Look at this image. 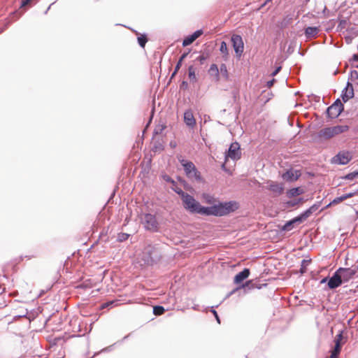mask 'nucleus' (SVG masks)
I'll return each instance as SVG.
<instances>
[{
	"label": "nucleus",
	"instance_id": "nucleus-31",
	"mask_svg": "<svg viewBox=\"0 0 358 358\" xmlns=\"http://www.w3.org/2000/svg\"><path fill=\"white\" fill-rule=\"evenodd\" d=\"M357 178H358V171L350 173L344 177L345 179L349 180H352Z\"/></svg>",
	"mask_w": 358,
	"mask_h": 358
},
{
	"label": "nucleus",
	"instance_id": "nucleus-11",
	"mask_svg": "<svg viewBox=\"0 0 358 358\" xmlns=\"http://www.w3.org/2000/svg\"><path fill=\"white\" fill-rule=\"evenodd\" d=\"M351 159V156L349 152H339L336 155L333 159L334 163L345 165L347 164Z\"/></svg>",
	"mask_w": 358,
	"mask_h": 358
},
{
	"label": "nucleus",
	"instance_id": "nucleus-3",
	"mask_svg": "<svg viewBox=\"0 0 358 358\" xmlns=\"http://www.w3.org/2000/svg\"><path fill=\"white\" fill-rule=\"evenodd\" d=\"M180 162L183 166L184 171L187 178L190 179H194L196 181L201 180L200 173L197 171L196 166L192 162L182 159L180 160Z\"/></svg>",
	"mask_w": 358,
	"mask_h": 358
},
{
	"label": "nucleus",
	"instance_id": "nucleus-2",
	"mask_svg": "<svg viewBox=\"0 0 358 358\" xmlns=\"http://www.w3.org/2000/svg\"><path fill=\"white\" fill-rule=\"evenodd\" d=\"M319 208V204H314L312 206H310L308 209H307L306 211L302 213L299 216L292 219L291 220L287 221L284 226L282 227V230L284 231H290L293 229L294 225L295 224H300L303 221H304L306 219H307L308 217L311 215V214L317 210Z\"/></svg>",
	"mask_w": 358,
	"mask_h": 358
},
{
	"label": "nucleus",
	"instance_id": "nucleus-49",
	"mask_svg": "<svg viewBox=\"0 0 358 358\" xmlns=\"http://www.w3.org/2000/svg\"><path fill=\"white\" fill-rule=\"evenodd\" d=\"M303 262V264H305V263H307V262H308V261H306V260H303V262Z\"/></svg>",
	"mask_w": 358,
	"mask_h": 358
},
{
	"label": "nucleus",
	"instance_id": "nucleus-37",
	"mask_svg": "<svg viewBox=\"0 0 358 358\" xmlns=\"http://www.w3.org/2000/svg\"><path fill=\"white\" fill-rule=\"evenodd\" d=\"M210 311L214 315V316H215L216 320L217 321V322L220 324V320L219 316L217 315V313L213 309V307H212V309H211Z\"/></svg>",
	"mask_w": 358,
	"mask_h": 358
},
{
	"label": "nucleus",
	"instance_id": "nucleus-41",
	"mask_svg": "<svg viewBox=\"0 0 358 358\" xmlns=\"http://www.w3.org/2000/svg\"><path fill=\"white\" fill-rule=\"evenodd\" d=\"M31 0H23L22 2V6H25L29 3Z\"/></svg>",
	"mask_w": 358,
	"mask_h": 358
},
{
	"label": "nucleus",
	"instance_id": "nucleus-40",
	"mask_svg": "<svg viewBox=\"0 0 358 358\" xmlns=\"http://www.w3.org/2000/svg\"><path fill=\"white\" fill-rule=\"evenodd\" d=\"M188 53H183L181 57H180L179 59V61H180L181 62H182V61L185 59V57H187Z\"/></svg>",
	"mask_w": 358,
	"mask_h": 358
},
{
	"label": "nucleus",
	"instance_id": "nucleus-14",
	"mask_svg": "<svg viewBox=\"0 0 358 358\" xmlns=\"http://www.w3.org/2000/svg\"><path fill=\"white\" fill-rule=\"evenodd\" d=\"M267 184V189L275 194V195H280L283 192L284 187L282 184L273 181H268Z\"/></svg>",
	"mask_w": 358,
	"mask_h": 358
},
{
	"label": "nucleus",
	"instance_id": "nucleus-19",
	"mask_svg": "<svg viewBox=\"0 0 358 358\" xmlns=\"http://www.w3.org/2000/svg\"><path fill=\"white\" fill-rule=\"evenodd\" d=\"M202 199H203L204 202L210 204V205H217L220 202L216 203L217 202V198L215 197L214 195L210 194L209 193H203L201 196Z\"/></svg>",
	"mask_w": 358,
	"mask_h": 358
},
{
	"label": "nucleus",
	"instance_id": "nucleus-15",
	"mask_svg": "<svg viewBox=\"0 0 358 358\" xmlns=\"http://www.w3.org/2000/svg\"><path fill=\"white\" fill-rule=\"evenodd\" d=\"M203 34L201 29L196 30L192 34L187 36L182 41L183 46H187L192 44L196 38H198Z\"/></svg>",
	"mask_w": 358,
	"mask_h": 358
},
{
	"label": "nucleus",
	"instance_id": "nucleus-27",
	"mask_svg": "<svg viewBox=\"0 0 358 358\" xmlns=\"http://www.w3.org/2000/svg\"><path fill=\"white\" fill-rule=\"evenodd\" d=\"M219 71L220 73L225 78V80L229 79V73L225 64H222L220 65Z\"/></svg>",
	"mask_w": 358,
	"mask_h": 358
},
{
	"label": "nucleus",
	"instance_id": "nucleus-44",
	"mask_svg": "<svg viewBox=\"0 0 358 358\" xmlns=\"http://www.w3.org/2000/svg\"><path fill=\"white\" fill-rule=\"evenodd\" d=\"M327 281V278H324L321 280L320 283L323 284V283H325Z\"/></svg>",
	"mask_w": 358,
	"mask_h": 358
},
{
	"label": "nucleus",
	"instance_id": "nucleus-51",
	"mask_svg": "<svg viewBox=\"0 0 358 358\" xmlns=\"http://www.w3.org/2000/svg\"><path fill=\"white\" fill-rule=\"evenodd\" d=\"M182 85H186V83H185V81H184V82H182Z\"/></svg>",
	"mask_w": 358,
	"mask_h": 358
},
{
	"label": "nucleus",
	"instance_id": "nucleus-35",
	"mask_svg": "<svg viewBox=\"0 0 358 358\" xmlns=\"http://www.w3.org/2000/svg\"><path fill=\"white\" fill-rule=\"evenodd\" d=\"M207 59V56L204 55H199L197 58H196V60L199 61L200 62V64H203V62L206 60Z\"/></svg>",
	"mask_w": 358,
	"mask_h": 358
},
{
	"label": "nucleus",
	"instance_id": "nucleus-17",
	"mask_svg": "<svg viewBox=\"0 0 358 358\" xmlns=\"http://www.w3.org/2000/svg\"><path fill=\"white\" fill-rule=\"evenodd\" d=\"M250 275V270L248 268H244L241 272L238 273L234 277V283L239 284L245 280Z\"/></svg>",
	"mask_w": 358,
	"mask_h": 358
},
{
	"label": "nucleus",
	"instance_id": "nucleus-36",
	"mask_svg": "<svg viewBox=\"0 0 358 358\" xmlns=\"http://www.w3.org/2000/svg\"><path fill=\"white\" fill-rule=\"evenodd\" d=\"M181 65H182V62L178 60V62H177L176 66L175 67V70H174V71H173V73L172 74V76H174L176 74L178 71L180 69Z\"/></svg>",
	"mask_w": 358,
	"mask_h": 358
},
{
	"label": "nucleus",
	"instance_id": "nucleus-33",
	"mask_svg": "<svg viewBox=\"0 0 358 358\" xmlns=\"http://www.w3.org/2000/svg\"><path fill=\"white\" fill-rule=\"evenodd\" d=\"M129 235L128 234H126V233H120L118 234L117 236V240L120 241V242H122V241H124L128 239Z\"/></svg>",
	"mask_w": 358,
	"mask_h": 358
},
{
	"label": "nucleus",
	"instance_id": "nucleus-5",
	"mask_svg": "<svg viewBox=\"0 0 358 358\" xmlns=\"http://www.w3.org/2000/svg\"><path fill=\"white\" fill-rule=\"evenodd\" d=\"M144 262L148 265H152L157 262L160 257L158 249L154 246L149 245L145 249Z\"/></svg>",
	"mask_w": 358,
	"mask_h": 358
},
{
	"label": "nucleus",
	"instance_id": "nucleus-29",
	"mask_svg": "<svg viewBox=\"0 0 358 358\" xmlns=\"http://www.w3.org/2000/svg\"><path fill=\"white\" fill-rule=\"evenodd\" d=\"M303 201V199L302 198H299L298 199L287 201V205L289 207H294Z\"/></svg>",
	"mask_w": 358,
	"mask_h": 358
},
{
	"label": "nucleus",
	"instance_id": "nucleus-21",
	"mask_svg": "<svg viewBox=\"0 0 358 358\" xmlns=\"http://www.w3.org/2000/svg\"><path fill=\"white\" fill-rule=\"evenodd\" d=\"M319 32V29L316 27H308L305 29V34L306 38L315 37Z\"/></svg>",
	"mask_w": 358,
	"mask_h": 358
},
{
	"label": "nucleus",
	"instance_id": "nucleus-39",
	"mask_svg": "<svg viewBox=\"0 0 358 358\" xmlns=\"http://www.w3.org/2000/svg\"><path fill=\"white\" fill-rule=\"evenodd\" d=\"M274 82H275V80H274V79H273V80H271L268 81V82H267V83H266L267 87H272V86H273V83H274Z\"/></svg>",
	"mask_w": 358,
	"mask_h": 358
},
{
	"label": "nucleus",
	"instance_id": "nucleus-16",
	"mask_svg": "<svg viewBox=\"0 0 358 358\" xmlns=\"http://www.w3.org/2000/svg\"><path fill=\"white\" fill-rule=\"evenodd\" d=\"M184 121L185 124L192 128L196 124V120L194 117L193 113L191 110H187L184 113Z\"/></svg>",
	"mask_w": 358,
	"mask_h": 358
},
{
	"label": "nucleus",
	"instance_id": "nucleus-26",
	"mask_svg": "<svg viewBox=\"0 0 358 358\" xmlns=\"http://www.w3.org/2000/svg\"><path fill=\"white\" fill-rule=\"evenodd\" d=\"M341 350V343H335L334 349L331 352V358H338Z\"/></svg>",
	"mask_w": 358,
	"mask_h": 358
},
{
	"label": "nucleus",
	"instance_id": "nucleus-45",
	"mask_svg": "<svg viewBox=\"0 0 358 358\" xmlns=\"http://www.w3.org/2000/svg\"><path fill=\"white\" fill-rule=\"evenodd\" d=\"M222 169L225 170V163H224V164L222 165Z\"/></svg>",
	"mask_w": 358,
	"mask_h": 358
},
{
	"label": "nucleus",
	"instance_id": "nucleus-30",
	"mask_svg": "<svg viewBox=\"0 0 358 358\" xmlns=\"http://www.w3.org/2000/svg\"><path fill=\"white\" fill-rule=\"evenodd\" d=\"M220 51L224 55H228L227 45V43L224 41H222L221 43L220 47Z\"/></svg>",
	"mask_w": 358,
	"mask_h": 358
},
{
	"label": "nucleus",
	"instance_id": "nucleus-8",
	"mask_svg": "<svg viewBox=\"0 0 358 358\" xmlns=\"http://www.w3.org/2000/svg\"><path fill=\"white\" fill-rule=\"evenodd\" d=\"M231 43L238 57H241L244 50V43L242 37L239 35L234 34L231 36Z\"/></svg>",
	"mask_w": 358,
	"mask_h": 358
},
{
	"label": "nucleus",
	"instance_id": "nucleus-25",
	"mask_svg": "<svg viewBox=\"0 0 358 358\" xmlns=\"http://www.w3.org/2000/svg\"><path fill=\"white\" fill-rule=\"evenodd\" d=\"M303 193V191L300 187H294L291 189H289L287 192V196L288 197H294L300 194H302Z\"/></svg>",
	"mask_w": 358,
	"mask_h": 358
},
{
	"label": "nucleus",
	"instance_id": "nucleus-6",
	"mask_svg": "<svg viewBox=\"0 0 358 358\" xmlns=\"http://www.w3.org/2000/svg\"><path fill=\"white\" fill-rule=\"evenodd\" d=\"M241 155V152L240 150V145L237 142L232 143L227 152L225 154V162L228 160V159H231L233 160H238L240 159Z\"/></svg>",
	"mask_w": 358,
	"mask_h": 358
},
{
	"label": "nucleus",
	"instance_id": "nucleus-22",
	"mask_svg": "<svg viewBox=\"0 0 358 358\" xmlns=\"http://www.w3.org/2000/svg\"><path fill=\"white\" fill-rule=\"evenodd\" d=\"M353 196H354V193H349V194H345L341 196L336 197L327 206L339 203L347 199L352 197Z\"/></svg>",
	"mask_w": 358,
	"mask_h": 358
},
{
	"label": "nucleus",
	"instance_id": "nucleus-18",
	"mask_svg": "<svg viewBox=\"0 0 358 358\" xmlns=\"http://www.w3.org/2000/svg\"><path fill=\"white\" fill-rule=\"evenodd\" d=\"M210 76L213 78V79L217 82L220 80V71L219 68L215 64H213L210 65V69L208 70Z\"/></svg>",
	"mask_w": 358,
	"mask_h": 358
},
{
	"label": "nucleus",
	"instance_id": "nucleus-47",
	"mask_svg": "<svg viewBox=\"0 0 358 358\" xmlns=\"http://www.w3.org/2000/svg\"><path fill=\"white\" fill-rule=\"evenodd\" d=\"M193 309H194V310H197V309H198V306H194L193 307Z\"/></svg>",
	"mask_w": 358,
	"mask_h": 358
},
{
	"label": "nucleus",
	"instance_id": "nucleus-46",
	"mask_svg": "<svg viewBox=\"0 0 358 358\" xmlns=\"http://www.w3.org/2000/svg\"><path fill=\"white\" fill-rule=\"evenodd\" d=\"M165 180L166 181H171V178L169 176H167V178Z\"/></svg>",
	"mask_w": 358,
	"mask_h": 358
},
{
	"label": "nucleus",
	"instance_id": "nucleus-50",
	"mask_svg": "<svg viewBox=\"0 0 358 358\" xmlns=\"http://www.w3.org/2000/svg\"><path fill=\"white\" fill-rule=\"evenodd\" d=\"M50 6L49 7H48V9H47V10L45 11V13L48 12V10L50 9Z\"/></svg>",
	"mask_w": 358,
	"mask_h": 358
},
{
	"label": "nucleus",
	"instance_id": "nucleus-42",
	"mask_svg": "<svg viewBox=\"0 0 358 358\" xmlns=\"http://www.w3.org/2000/svg\"><path fill=\"white\" fill-rule=\"evenodd\" d=\"M353 60L356 61V62H358V55L355 54L353 55Z\"/></svg>",
	"mask_w": 358,
	"mask_h": 358
},
{
	"label": "nucleus",
	"instance_id": "nucleus-34",
	"mask_svg": "<svg viewBox=\"0 0 358 358\" xmlns=\"http://www.w3.org/2000/svg\"><path fill=\"white\" fill-rule=\"evenodd\" d=\"M343 339V333L342 331L340 332L338 334H337L336 336V338H335V340H334V342L335 343H341V341Z\"/></svg>",
	"mask_w": 358,
	"mask_h": 358
},
{
	"label": "nucleus",
	"instance_id": "nucleus-38",
	"mask_svg": "<svg viewBox=\"0 0 358 358\" xmlns=\"http://www.w3.org/2000/svg\"><path fill=\"white\" fill-rule=\"evenodd\" d=\"M280 69H281V67L278 66L273 72L271 73V76H275V75H277L278 73L280 71Z\"/></svg>",
	"mask_w": 358,
	"mask_h": 358
},
{
	"label": "nucleus",
	"instance_id": "nucleus-48",
	"mask_svg": "<svg viewBox=\"0 0 358 358\" xmlns=\"http://www.w3.org/2000/svg\"><path fill=\"white\" fill-rule=\"evenodd\" d=\"M112 303H113V301H110V303H106V306H109V304H112Z\"/></svg>",
	"mask_w": 358,
	"mask_h": 358
},
{
	"label": "nucleus",
	"instance_id": "nucleus-32",
	"mask_svg": "<svg viewBox=\"0 0 358 358\" xmlns=\"http://www.w3.org/2000/svg\"><path fill=\"white\" fill-rule=\"evenodd\" d=\"M138 42L141 47L144 48L147 42V38L145 36L138 37Z\"/></svg>",
	"mask_w": 358,
	"mask_h": 358
},
{
	"label": "nucleus",
	"instance_id": "nucleus-28",
	"mask_svg": "<svg viewBox=\"0 0 358 358\" xmlns=\"http://www.w3.org/2000/svg\"><path fill=\"white\" fill-rule=\"evenodd\" d=\"M165 311V309L162 306H157L153 308V313L155 315H161Z\"/></svg>",
	"mask_w": 358,
	"mask_h": 358
},
{
	"label": "nucleus",
	"instance_id": "nucleus-13",
	"mask_svg": "<svg viewBox=\"0 0 358 358\" xmlns=\"http://www.w3.org/2000/svg\"><path fill=\"white\" fill-rule=\"evenodd\" d=\"M343 283V280L337 270L328 281V287L329 289H335L338 287Z\"/></svg>",
	"mask_w": 358,
	"mask_h": 358
},
{
	"label": "nucleus",
	"instance_id": "nucleus-7",
	"mask_svg": "<svg viewBox=\"0 0 358 358\" xmlns=\"http://www.w3.org/2000/svg\"><path fill=\"white\" fill-rule=\"evenodd\" d=\"M343 109V103L339 99H337L334 104L327 108V115L331 118H336L341 115Z\"/></svg>",
	"mask_w": 358,
	"mask_h": 358
},
{
	"label": "nucleus",
	"instance_id": "nucleus-9",
	"mask_svg": "<svg viewBox=\"0 0 358 358\" xmlns=\"http://www.w3.org/2000/svg\"><path fill=\"white\" fill-rule=\"evenodd\" d=\"M357 272L356 268H339L337 273L340 274L343 282L349 281Z\"/></svg>",
	"mask_w": 358,
	"mask_h": 358
},
{
	"label": "nucleus",
	"instance_id": "nucleus-24",
	"mask_svg": "<svg viewBox=\"0 0 358 358\" xmlns=\"http://www.w3.org/2000/svg\"><path fill=\"white\" fill-rule=\"evenodd\" d=\"M188 77L191 83L197 82L196 69L193 66H189L188 68Z\"/></svg>",
	"mask_w": 358,
	"mask_h": 358
},
{
	"label": "nucleus",
	"instance_id": "nucleus-12",
	"mask_svg": "<svg viewBox=\"0 0 358 358\" xmlns=\"http://www.w3.org/2000/svg\"><path fill=\"white\" fill-rule=\"evenodd\" d=\"M354 96V88L352 83H347L346 87L342 91L341 97L344 102H347L349 99Z\"/></svg>",
	"mask_w": 358,
	"mask_h": 358
},
{
	"label": "nucleus",
	"instance_id": "nucleus-43",
	"mask_svg": "<svg viewBox=\"0 0 358 358\" xmlns=\"http://www.w3.org/2000/svg\"><path fill=\"white\" fill-rule=\"evenodd\" d=\"M170 146L172 147V148H175L176 146V143L173 142V141H171L170 143Z\"/></svg>",
	"mask_w": 358,
	"mask_h": 358
},
{
	"label": "nucleus",
	"instance_id": "nucleus-4",
	"mask_svg": "<svg viewBox=\"0 0 358 358\" xmlns=\"http://www.w3.org/2000/svg\"><path fill=\"white\" fill-rule=\"evenodd\" d=\"M141 221L144 228L150 231H157L159 224L157 221L155 215L146 213L141 216Z\"/></svg>",
	"mask_w": 358,
	"mask_h": 358
},
{
	"label": "nucleus",
	"instance_id": "nucleus-20",
	"mask_svg": "<svg viewBox=\"0 0 358 358\" xmlns=\"http://www.w3.org/2000/svg\"><path fill=\"white\" fill-rule=\"evenodd\" d=\"M318 136L320 138L323 139H329L334 136L333 131L331 130V127H326L321 129L318 132Z\"/></svg>",
	"mask_w": 358,
	"mask_h": 358
},
{
	"label": "nucleus",
	"instance_id": "nucleus-10",
	"mask_svg": "<svg viewBox=\"0 0 358 358\" xmlns=\"http://www.w3.org/2000/svg\"><path fill=\"white\" fill-rule=\"evenodd\" d=\"M301 175V173L300 170L291 169L283 173L282 177L286 181L293 182L296 180Z\"/></svg>",
	"mask_w": 358,
	"mask_h": 358
},
{
	"label": "nucleus",
	"instance_id": "nucleus-23",
	"mask_svg": "<svg viewBox=\"0 0 358 358\" xmlns=\"http://www.w3.org/2000/svg\"><path fill=\"white\" fill-rule=\"evenodd\" d=\"M348 129L349 127L347 125H337L331 127V130L333 131L334 136L348 131Z\"/></svg>",
	"mask_w": 358,
	"mask_h": 358
},
{
	"label": "nucleus",
	"instance_id": "nucleus-1",
	"mask_svg": "<svg viewBox=\"0 0 358 358\" xmlns=\"http://www.w3.org/2000/svg\"><path fill=\"white\" fill-rule=\"evenodd\" d=\"M180 195L183 207L191 213H196L206 216L222 217L229 214L238 208V203L236 201H230L226 203H219L208 207H205L196 201L193 196L183 192L178 191Z\"/></svg>",
	"mask_w": 358,
	"mask_h": 358
}]
</instances>
